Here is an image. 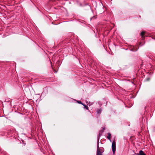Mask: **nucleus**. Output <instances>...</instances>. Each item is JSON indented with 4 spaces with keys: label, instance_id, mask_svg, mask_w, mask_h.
Segmentation results:
<instances>
[{
    "label": "nucleus",
    "instance_id": "obj_9",
    "mask_svg": "<svg viewBox=\"0 0 155 155\" xmlns=\"http://www.w3.org/2000/svg\"><path fill=\"white\" fill-rule=\"evenodd\" d=\"M144 33H145V32H143H143H141V36L142 37H143V36L144 35Z\"/></svg>",
    "mask_w": 155,
    "mask_h": 155
},
{
    "label": "nucleus",
    "instance_id": "obj_1",
    "mask_svg": "<svg viewBox=\"0 0 155 155\" xmlns=\"http://www.w3.org/2000/svg\"><path fill=\"white\" fill-rule=\"evenodd\" d=\"M112 148L113 154H114L116 150V143L114 141H113L112 143Z\"/></svg>",
    "mask_w": 155,
    "mask_h": 155
},
{
    "label": "nucleus",
    "instance_id": "obj_5",
    "mask_svg": "<svg viewBox=\"0 0 155 155\" xmlns=\"http://www.w3.org/2000/svg\"><path fill=\"white\" fill-rule=\"evenodd\" d=\"M102 111V109L101 108L97 109V112L98 114H100Z\"/></svg>",
    "mask_w": 155,
    "mask_h": 155
},
{
    "label": "nucleus",
    "instance_id": "obj_7",
    "mask_svg": "<svg viewBox=\"0 0 155 155\" xmlns=\"http://www.w3.org/2000/svg\"><path fill=\"white\" fill-rule=\"evenodd\" d=\"M83 106H84V109H85L87 110H88V107L85 104H84V105H83Z\"/></svg>",
    "mask_w": 155,
    "mask_h": 155
},
{
    "label": "nucleus",
    "instance_id": "obj_4",
    "mask_svg": "<svg viewBox=\"0 0 155 155\" xmlns=\"http://www.w3.org/2000/svg\"><path fill=\"white\" fill-rule=\"evenodd\" d=\"M108 136L107 137V138L110 141H111V140L110 139V137L111 136V134L110 133H108Z\"/></svg>",
    "mask_w": 155,
    "mask_h": 155
},
{
    "label": "nucleus",
    "instance_id": "obj_11",
    "mask_svg": "<svg viewBox=\"0 0 155 155\" xmlns=\"http://www.w3.org/2000/svg\"><path fill=\"white\" fill-rule=\"evenodd\" d=\"M137 50H132V51H136Z\"/></svg>",
    "mask_w": 155,
    "mask_h": 155
},
{
    "label": "nucleus",
    "instance_id": "obj_2",
    "mask_svg": "<svg viewBox=\"0 0 155 155\" xmlns=\"http://www.w3.org/2000/svg\"><path fill=\"white\" fill-rule=\"evenodd\" d=\"M97 151H98L101 152L103 153L104 151V149L102 147H99V149H97Z\"/></svg>",
    "mask_w": 155,
    "mask_h": 155
},
{
    "label": "nucleus",
    "instance_id": "obj_8",
    "mask_svg": "<svg viewBox=\"0 0 155 155\" xmlns=\"http://www.w3.org/2000/svg\"><path fill=\"white\" fill-rule=\"evenodd\" d=\"M99 138H98V142H97V149H99Z\"/></svg>",
    "mask_w": 155,
    "mask_h": 155
},
{
    "label": "nucleus",
    "instance_id": "obj_6",
    "mask_svg": "<svg viewBox=\"0 0 155 155\" xmlns=\"http://www.w3.org/2000/svg\"><path fill=\"white\" fill-rule=\"evenodd\" d=\"M102 153L101 152L98 151H97V155H102Z\"/></svg>",
    "mask_w": 155,
    "mask_h": 155
},
{
    "label": "nucleus",
    "instance_id": "obj_10",
    "mask_svg": "<svg viewBox=\"0 0 155 155\" xmlns=\"http://www.w3.org/2000/svg\"><path fill=\"white\" fill-rule=\"evenodd\" d=\"M77 102L79 103V104H81L83 106V105L84 104L83 103L81 102V101H78Z\"/></svg>",
    "mask_w": 155,
    "mask_h": 155
},
{
    "label": "nucleus",
    "instance_id": "obj_3",
    "mask_svg": "<svg viewBox=\"0 0 155 155\" xmlns=\"http://www.w3.org/2000/svg\"><path fill=\"white\" fill-rule=\"evenodd\" d=\"M137 154L138 155H146L142 150H140L139 152V153H137Z\"/></svg>",
    "mask_w": 155,
    "mask_h": 155
}]
</instances>
